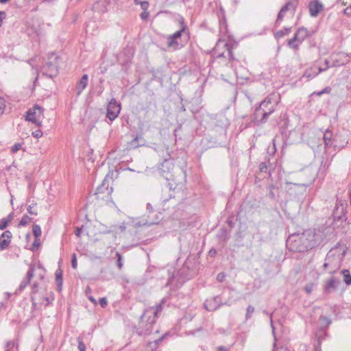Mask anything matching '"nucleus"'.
Returning <instances> with one entry per match:
<instances>
[{"label": "nucleus", "mask_w": 351, "mask_h": 351, "mask_svg": "<svg viewBox=\"0 0 351 351\" xmlns=\"http://www.w3.org/2000/svg\"><path fill=\"white\" fill-rule=\"evenodd\" d=\"M280 101L278 94L273 93L268 95L258 107L255 109L252 121L254 124L259 125L267 121L268 117L272 114Z\"/></svg>", "instance_id": "1"}, {"label": "nucleus", "mask_w": 351, "mask_h": 351, "mask_svg": "<svg viewBox=\"0 0 351 351\" xmlns=\"http://www.w3.org/2000/svg\"><path fill=\"white\" fill-rule=\"evenodd\" d=\"M173 169V160L171 158H165L160 165V173L166 179L169 190L176 189L179 182L172 173Z\"/></svg>", "instance_id": "2"}, {"label": "nucleus", "mask_w": 351, "mask_h": 351, "mask_svg": "<svg viewBox=\"0 0 351 351\" xmlns=\"http://www.w3.org/2000/svg\"><path fill=\"white\" fill-rule=\"evenodd\" d=\"M302 235L306 251L319 246L324 240V233L319 230H307Z\"/></svg>", "instance_id": "3"}, {"label": "nucleus", "mask_w": 351, "mask_h": 351, "mask_svg": "<svg viewBox=\"0 0 351 351\" xmlns=\"http://www.w3.org/2000/svg\"><path fill=\"white\" fill-rule=\"evenodd\" d=\"M49 61L47 62L43 66V74L49 78L56 77L58 73V60L59 57L54 53L49 55Z\"/></svg>", "instance_id": "4"}, {"label": "nucleus", "mask_w": 351, "mask_h": 351, "mask_svg": "<svg viewBox=\"0 0 351 351\" xmlns=\"http://www.w3.org/2000/svg\"><path fill=\"white\" fill-rule=\"evenodd\" d=\"M287 247L292 252H306L304 241L302 234H295L289 237L286 241Z\"/></svg>", "instance_id": "5"}, {"label": "nucleus", "mask_w": 351, "mask_h": 351, "mask_svg": "<svg viewBox=\"0 0 351 351\" xmlns=\"http://www.w3.org/2000/svg\"><path fill=\"white\" fill-rule=\"evenodd\" d=\"M43 111V108L35 105L27 112L26 120L35 123L38 126H41L42 120L44 117Z\"/></svg>", "instance_id": "6"}, {"label": "nucleus", "mask_w": 351, "mask_h": 351, "mask_svg": "<svg viewBox=\"0 0 351 351\" xmlns=\"http://www.w3.org/2000/svg\"><path fill=\"white\" fill-rule=\"evenodd\" d=\"M156 319L154 317L150 318H144L143 314L141 317L139 327L137 333L140 336H147L151 334L153 325L155 324Z\"/></svg>", "instance_id": "7"}, {"label": "nucleus", "mask_w": 351, "mask_h": 351, "mask_svg": "<svg viewBox=\"0 0 351 351\" xmlns=\"http://www.w3.org/2000/svg\"><path fill=\"white\" fill-rule=\"evenodd\" d=\"M147 211L149 213V215L147 218H143L138 222H135L134 226L135 228L141 227V226H149L154 224H158L160 221L159 216H158V213H155V218H153L150 216L151 214L154 213L155 212L153 210V207L150 203H147L146 206Z\"/></svg>", "instance_id": "8"}, {"label": "nucleus", "mask_w": 351, "mask_h": 351, "mask_svg": "<svg viewBox=\"0 0 351 351\" xmlns=\"http://www.w3.org/2000/svg\"><path fill=\"white\" fill-rule=\"evenodd\" d=\"M226 51H227L230 60L232 61L234 60V58L233 57L232 50L228 43H227L225 40H219L214 48V57L217 58L224 57V53Z\"/></svg>", "instance_id": "9"}, {"label": "nucleus", "mask_w": 351, "mask_h": 351, "mask_svg": "<svg viewBox=\"0 0 351 351\" xmlns=\"http://www.w3.org/2000/svg\"><path fill=\"white\" fill-rule=\"evenodd\" d=\"M121 104L112 98L108 104L106 117L110 121H114L119 114Z\"/></svg>", "instance_id": "10"}, {"label": "nucleus", "mask_w": 351, "mask_h": 351, "mask_svg": "<svg viewBox=\"0 0 351 351\" xmlns=\"http://www.w3.org/2000/svg\"><path fill=\"white\" fill-rule=\"evenodd\" d=\"M186 30V25L184 23H182V28L173 34L170 35L168 37V47H171L174 49H177L182 46L181 43L178 42V39L180 38L182 33H184Z\"/></svg>", "instance_id": "11"}, {"label": "nucleus", "mask_w": 351, "mask_h": 351, "mask_svg": "<svg viewBox=\"0 0 351 351\" xmlns=\"http://www.w3.org/2000/svg\"><path fill=\"white\" fill-rule=\"evenodd\" d=\"M223 305H228L227 302H222L221 298L219 295H217L208 299H206L204 303V308L208 311H216L218 308Z\"/></svg>", "instance_id": "12"}, {"label": "nucleus", "mask_w": 351, "mask_h": 351, "mask_svg": "<svg viewBox=\"0 0 351 351\" xmlns=\"http://www.w3.org/2000/svg\"><path fill=\"white\" fill-rule=\"evenodd\" d=\"M349 55L343 52L334 53L330 56L332 62V66H339L349 62Z\"/></svg>", "instance_id": "13"}, {"label": "nucleus", "mask_w": 351, "mask_h": 351, "mask_svg": "<svg viewBox=\"0 0 351 351\" xmlns=\"http://www.w3.org/2000/svg\"><path fill=\"white\" fill-rule=\"evenodd\" d=\"M165 302V299H162L161 302L156 306H152L145 310L143 313L144 318H150L151 317L157 319L158 314L162 310V304Z\"/></svg>", "instance_id": "14"}, {"label": "nucleus", "mask_w": 351, "mask_h": 351, "mask_svg": "<svg viewBox=\"0 0 351 351\" xmlns=\"http://www.w3.org/2000/svg\"><path fill=\"white\" fill-rule=\"evenodd\" d=\"M338 263V258L334 257L332 251L330 250L326 255L325 263L324 264V267L326 269L329 267H331L333 270L330 271V272L332 273L339 268V266Z\"/></svg>", "instance_id": "15"}, {"label": "nucleus", "mask_w": 351, "mask_h": 351, "mask_svg": "<svg viewBox=\"0 0 351 351\" xmlns=\"http://www.w3.org/2000/svg\"><path fill=\"white\" fill-rule=\"evenodd\" d=\"M134 50L132 47H126L119 55L118 60L121 64L128 63L134 56Z\"/></svg>", "instance_id": "16"}, {"label": "nucleus", "mask_w": 351, "mask_h": 351, "mask_svg": "<svg viewBox=\"0 0 351 351\" xmlns=\"http://www.w3.org/2000/svg\"><path fill=\"white\" fill-rule=\"evenodd\" d=\"M298 5L297 0H292L287 2L280 10L279 12V18L281 17L282 13H289L291 16H293L295 14L296 8Z\"/></svg>", "instance_id": "17"}, {"label": "nucleus", "mask_w": 351, "mask_h": 351, "mask_svg": "<svg viewBox=\"0 0 351 351\" xmlns=\"http://www.w3.org/2000/svg\"><path fill=\"white\" fill-rule=\"evenodd\" d=\"M309 13L311 16L316 17L318 14L323 10V5L317 0L312 1L309 3Z\"/></svg>", "instance_id": "18"}, {"label": "nucleus", "mask_w": 351, "mask_h": 351, "mask_svg": "<svg viewBox=\"0 0 351 351\" xmlns=\"http://www.w3.org/2000/svg\"><path fill=\"white\" fill-rule=\"evenodd\" d=\"M339 284V281L335 279V278H330L325 283L324 292L330 293L335 291L337 289Z\"/></svg>", "instance_id": "19"}, {"label": "nucleus", "mask_w": 351, "mask_h": 351, "mask_svg": "<svg viewBox=\"0 0 351 351\" xmlns=\"http://www.w3.org/2000/svg\"><path fill=\"white\" fill-rule=\"evenodd\" d=\"M323 71H325V69L314 66L306 69L303 77L307 78V80H311Z\"/></svg>", "instance_id": "20"}, {"label": "nucleus", "mask_w": 351, "mask_h": 351, "mask_svg": "<svg viewBox=\"0 0 351 351\" xmlns=\"http://www.w3.org/2000/svg\"><path fill=\"white\" fill-rule=\"evenodd\" d=\"M347 204L344 200H337L334 209V215L336 217L341 218V215L344 213Z\"/></svg>", "instance_id": "21"}, {"label": "nucleus", "mask_w": 351, "mask_h": 351, "mask_svg": "<svg viewBox=\"0 0 351 351\" xmlns=\"http://www.w3.org/2000/svg\"><path fill=\"white\" fill-rule=\"evenodd\" d=\"M34 268L33 266H31L27 272L26 278L21 281V282L18 288L19 291H23L27 287V285L29 283L32 278L34 276Z\"/></svg>", "instance_id": "22"}, {"label": "nucleus", "mask_w": 351, "mask_h": 351, "mask_svg": "<svg viewBox=\"0 0 351 351\" xmlns=\"http://www.w3.org/2000/svg\"><path fill=\"white\" fill-rule=\"evenodd\" d=\"M308 36V31L306 28L300 27L294 34V40H298V43H302Z\"/></svg>", "instance_id": "23"}, {"label": "nucleus", "mask_w": 351, "mask_h": 351, "mask_svg": "<svg viewBox=\"0 0 351 351\" xmlns=\"http://www.w3.org/2000/svg\"><path fill=\"white\" fill-rule=\"evenodd\" d=\"M88 76L87 74L82 75L80 81L76 84L77 94L79 95L86 88L88 85Z\"/></svg>", "instance_id": "24"}, {"label": "nucleus", "mask_w": 351, "mask_h": 351, "mask_svg": "<svg viewBox=\"0 0 351 351\" xmlns=\"http://www.w3.org/2000/svg\"><path fill=\"white\" fill-rule=\"evenodd\" d=\"M108 182V179L106 178L102 184L97 187V190H96V193L95 194L96 195H99V194H101V193H106L108 195H109L111 191H112V188H110V189H108V185L107 186H106V182Z\"/></svg>", "instance_id": "25"}, {"label": "nucleus", "mask_w": 351, "mask_h": 351, "mask_svg": "<svg viewBox=\"0 0 351 351\" xmlns=\"http://www.w3.org/2000/svg\"><path fill=\"white\" fill-rule=\"evenodd\" d=\"M270 324H271V328H272V333H273V336H274V343H273V350H272V351H289L287 348H285V347H283V346H281L280 348L277 347V346H276L277 339H276V335H275L274 326L273 325V321H272L271 319H270Z\"/></svg>", "instance_id": "26"}, {"label": "nucleus", "mask_w": 351, "mask_h": 351, "mask_svg": "<svg viewBox=\"0 0 351 351\" xmlns=\"http://www.w3.org/2000/svg\"><path fill=\"white\" fill-rule=\"evenodd\" d=\"M339 3L343 6H346L343 12L346 15L351 16V0H339Z\"/></svg>", "instance_id": "27"}, {"label": "nucleus", "mask_w": 351, "mask_h": 351, "mask_svg": "<svg viewBox=\"0 0 351 351\" xmlns=\"http://www.w3.org/2000/svg\"><path fill=\"white\" fill-rule=\"evenodd\" d=\"M291 27H285L283 29H280L277 31L274 34V37L276 39L278 40L282 37H284L286 35H288L291 32Z\"/></svg>", "instance_id": "28"}, {"label": "nucleus", "mask_w": 351, "mask_h": 351, "mask_svg": "<svg viewBox=\"0 0 351 351\" xmlns=\"http://www.w3.org/2000/svg\"><path fill=\"white\" fill-rule=\"evenodd\" d=\"M30 204L27 207V211L30 215H37V204L34 201H31L29 199L27 200Z\"/></svg>", "instance_id": "29"}, {"label": "nucleus", "mask_w": 351, "mask_h": 351, "mask_svg": "<svg viewBox=\"0 0 351 351\" xmlns=\"http://www.w3.org/2000/svg\"><path fill=\"white\" fill-rule=\"evenodd\" d=\"M271 169H274L271 164L267 165L266 162H263L259 165L260 171L266 173L268 171V174L269 176L271 175Z\"/></svg>", "instance_id": "30"}, {"label": "nucleus", "mask_w": 351, "mask_h": 351, "mask_svg": "<svg viewBox=\"0 0 351 351\" xmlns=\"http://www.w3.org/2000/svg\"><path fill=\"white\" fill-rule=\"evenodd\" d=\"M56 280L57 282V286L59 290H60L62 285V273L61 269H57L56 271Z\"/></svg>", "instance_id": "31"}, {"label": "nucleus", "mask_w": 351, "mask_h": 351, "mask_svg": "<svg viewBox=\"0 0 351 351\" xmlns=\"http://www.w3.org/2000/svg\"><path fill=\"white\" fill-rule=\"evenodd\" d=\"M332 134L331 131L327 130L324 134V141L326 146H328L332 141Z\"/></svg>", "instance_id": "32"}, {"label": "nucleus", "mask_w": 351, "mask_h": 351, "mask_svg": "<svg viewBox=\"0 0 351 351\" xmlns=\"http://www.w3.org/2000/svg\"><path fill=\"white\" fill-rule=\"evenodd\" d=\"M341 274L343 276V280L346 285H351V275L348 269H343Z\"/></svg>", "instance_id": "33"}, {"label": "nucleus", "mask_w": 351, "mask_h": 351, "mask_svg": "<svg viewBox=\"0 0 351 351\" xmlns=\"http://www.w3.org/2000/svg\"><path fill=\"white\" fill-rule=\"evenodd\" d=\"M32 221V218L29 217L27 215H25L21 218V221H19V223L18 224V227L21 226H25L28 223H29Z\"/></svg>", "instance_id": "34"}, {"label": "nucleus", "mask_w": 351, "mask_h": 351, "mask_svg": "<svg viewBox=\"0 0 351 351\" xmlns=\"http://www.w3.org/2000/svg\"><path fill=\"white\" fill-rule=\"evenodd\" d=\"M300 44V43L298 42V40H294V36L287 42L288 47L295 50H298Z\"/></svg>", "instance_id": "35"}, {"label": "nucleus", "mask_w": 351, "mask_h": 351, "mask_svg": "<svg viewBox=\"0 0 351 351\" xmlns=\"http://www.w3.org/2000/svg\"><path fill=\"white\" fill-rule=\"evenodd\" d=\"M11 240L5 239L0 237V251H3L10 245Z\"/></svg>", "instance_id": "36"}, {"label": "nucleus", "mask_w": 351, "mask_h": 351, "mask_svg": "<svg viewBox=\"0 0 351 351\" xmlns=\"http://www.w3.org/2000/svg\"><path fill=\"white\" fill-rule=\"evenodd\" d=\"M32 232L34 237L38 239L41 235V228L40 226L34 224L32 228Z\"/></svg>", "instance_id": "37"}, {"label": "nucleus", "mask_w": 351, "mask_h": 351, "mask_svg": "<svg viewBox=\"0 0 351 351\" xmlns=\"http://www.w3.org/2000/svg\"><path fill=\"white\" fill-rule=\"evenodd\" d=\"M116 256L117 258V267L119 269H121L123 266L122 256L121 255V254L119 252H117Z\"/></svg>", "instance_id": "38"}, {"label": "nucleus", "mask_w": 351, "mask_h": 351, "mask_svg": "<svg viewBox=\"0 0 351 351\" xmlns=\"http://www.w3.org/2000/svg\"><path fill=\"white\" fill-rule=\"evenodd\" d=\"M319 319L322 321V324L324 325L325 327H328L331 324V319L326 316H320Z\"/></svg>", "instance_id": "39"}, {"label": "nucleus", "mask_w": 351, "mask_h": 351, "mask_svg": "<svg viewBox=\"0 0 351 351\" xmlns=\"http://www.w3.org/2000/svg\"><path fill=\"white\" fill-rule=\"evenodd\" d=\"M330 91H331V88L329 87V86H326L323 90H322L321 91L314 92V93H312V95H316L317 96H321L323 94L330 93Z\"/></svg>", "instance_id": "40"}, {"label": "nucleus", "mask_w": 351, "mask_h": 351, "mask_svg": "<svg viewBox=\"0 0 351 351\" xmlns=\"http://www.w3.org/2000/svg\"><path fill=\"white\" fill-rule=\"evenodd\" d=\"M315 286V283L311 282V283L306 285L304 289L306 293L310 294L312 293Z\"/></svg>", "instance_id": "41"}, {"label": "nucleus", "mask_w": 351, "mask_h": 351, "mask_svg": "<svg viewBox=\"0 0 351 351\" xmlns=\"http://www.w3.org/2000/svg\"><path fill=\"white\" fill-rule=\"evenodd\" d=\"M254 312V306H252L251 305L248 306L246 309V315H245L246 319H250Z\"/></svg>", "instance_id": "42"}, {"label": "nucleus", "mask_w": 351, "mask_h": 351, "mask_svg": "<svg viewBox=\"0 0 351 351\" xmlns=\"http://www.w3.org/2000/svg\"><path fill=\"white\" fill-rule=\"evenodd\" d=\"M22 147V145L19 143H15L11 147V152L12 154L16 153L19 150H20Z\"/></svg>", "instance_id": "43"}, {"label": "nucleus", "mask_w": 351, "mask_h": 351, "mask_svg": "<svg viewBox=\"0 0 351 351\" xmlns=\"http://www.w3.org/2000/svg\"><path fill=\"white\" fill-rule=\"evenodd\" d=\"M275 188H276V186L274 184H271V185L268 186V187H267V189L269 190V197L271 199H275V194L273 191Z\"/></svg>", "instance_id": "44"}, {"label": "nucleus", "mask_w": 351, "mask_h": 351, "mask_svg": "<svg viewBox=\"0 0 351 351\" xmlns=\"http://www.w3.org/2000/svg\"><path fill=\"white\" fill-rule=\"evenodd\" d=\"M77 342L79 351H86V346L80 338H77Z\"/></svg>", "instance_id": "45"}, {"label": "nucleus", "mask_w": 351, "mask_h": 351, "mask_svg": "<svg viewBox=\"0 0 351 351\" xmlns=\"http://www.w3.org/2000/svg\"><path fill=\"white\" fill-rule=\"evenodd\" d=\"M1 237L3 239L11 240L12 233L9 230H5L2 233Z\"/></svg>", "instance_id": "46"}, {"label": "nucleus", "mask_w": 351, "mask_h": 351, "mask_svg": "<svg viewBox=\"0 0 351 351\" xmlns=\"http://www.w3.org/2000/svg\"><path fill=\"white\" fill-rule=\"evenodd\" d=\"M140 5L143 11H146L148 10L149 7V3L147 1H143L142 3H141Z\"/></svg>", "instance_id": "47"}, {"label": "nucleus", "mask_w": 351, "mask_h": 351, "mask_svg": "<svg viewBox=\"0 0 351 351\" xmlns=\"http://www.w3.org/2000/svg\"><path fill=\"white\" fill-rule=\"evenodd\" d=\"M285 14H286V13H282L280 18H279V14H278L276 21L275 22V26L276 27H278L280 25V23L282 21L283 18L285 17Z\"/></svg>", "instance_id": "48"}, {"label": "nucleus", "mask_w": 351, "mask_h": 351, "mask_svg": "<svg viewBox=\"0 0 351 351\" xmlns=\"http://www.w3.org/2000/svg\"><path fill=\"white\" fill-rule=\"evenodd\" d=\"M8 223L6 221L5 219H0V230H4L8 226Z\"/></svg>", "instance_id": "49"}, {"label": "nucleus", "mask_w": 351, "mask_h": 351, "mask_svg": "<svg viewBox=\"0 0 351 351\" xmlns=\"http://www.w3.org/2000/svg\"><path fill=\"white\" fill-rule=\"evenodd\" d=\"M71 266H72V267L73 269H76L77 268V257H76V254H73L72 255Z\"/></svg>", "instance_id": "50"}, {"label": "nucleus", "mask_w": 351, "mask_h": 351, "mask_svg": "<svg viewBox=\"0 0 351 351\" xmlns=\"http://www.w3.org/2000/svg\"><path fill=\"white\" fill-rule=\"evenodd\" d=\"M5 106V99L3 98L0 97V115L3 113Z\"/></svg>", "instance_id": "51"}, {"label": "nucleus", "mask_w": 351, "mask_h": 351, "mask_svg": "<svg viewBox=\"0 0 351 351\" xmlns=\"http://www.w3.org/2000/svg\"><path fill=\"white\" fill-rule=\"evenodd\" d=\"M43 132L40 130H37L32 132V135L34 137L38 138L43 136Z\"/></svg>", "instance_id": "52"}, {"label": "nucleus", "mask_w": 351, "mask_h": 351, "mask_svg": "<svg viewBox=\"0 0 351 351\" xmlns=\"http://www.w3.org/2000/svg\"><path fill=\"white\" fill-rule=\"evenodd\" d=\"M226 276L225 273H223V272H221V273H219V274L217 276V280L218 282H223V281L224 280V279H225Z\"/></svg>", "instance_id": "53"}, {"label": "nucleus", "mask_w": 351, "mask_h": 351, "mask_svg": "<svg viewBox=\"0 0 351 351\" xmlns=\"http://www.w3.org/2000/svg\"><path fill=\"white\" fill-rule=\"evenodd\" d=\"M99 302L100 306H101L102 308L106 307V306H107V304H108V302H107V300H106V298H101L99 299Z\"/></svg>", "instance_id": "54"}, {"label": "nucleus", "mask_w": 351, "mask_h": 351, "mask_svg": "<svg viewBox=\"0 0 351 351\" xmlns=\"http://www.w3.org/2000/svg\"><path fill=\"white\" fill-rule=\"evenodd\" d=\"M149 13L147 10L146 11H143L141 14H140V16H141V19L143 21H145L147 19V18L149 17Z\"/></svg>", "instance_id": "55"}, {"label": "nucleus", "mask_w": 351, "mask_h": 351, "mask_svg": "<svg viewBox=\"0 0 351 351\" xmlns=\"http://www.w3.org/2000/svg\"><path fill=\"white\" fill-rule=\"evenodd\" d=\"M6 14L3 11H0V27L2 25L3 20L5 18Z\"/></svg>", "instance_id": "56"}, {"label": "nucleus", "mask_w": 351, "mask_h": 351, "mask_svg": "<svg viewBox=\"0 0 351 351\" xmlns=\"http://www.w3.org/2000/svg\"><path fill=\"white\" fill-rule=\"evenodd\" d=\"M202 330V327H199L197 330H189V331H187L186 333L187 335H194L197 332H199Z\"/></svg>", "instance_id": "57"}, {"label": "nucleus", "mask_w": 351, "mask_h": 351, "mask_svg": "<svg viewBox=\"0 0 351 351\" xmlns=\"http://www.w3.org/2000/svg\"><path fill=\"white\" fill-rule=\"evenodd\" d=\"M82 228H83V226L80 228H78V227L76 228V229L75 230V234L77 237H80Z\"/></svg>", "instance_id": "58"}, {"label": "nucleus", "mask_w": 351, "mask_h": 351, "mask_svg": "<svg viewBox=\"0 0 351 351\" xmlns=\"http://www.w3.org/2000/svg\"><path fill=\"white\" fill-rule=\"evenodd\" d=\"M14 218V213H10L8 216L7 217L4 218L6 221L9 223Z\"/></svg>", "instance_id": "59"}, {"label": "nucleus", "mask_w": 351, "mask_h": 351, "mask_svg": "<svg viewBox=\"0 0 351 351\" xmlns=\"http://www.w3.org/2000/svg\"><path fill=\"white\" fill-rule=\"evenodd\" d=\"M14 342L13 341H9L6 343V347L8 348H12L14 346Z\"/></svg>", "instance_id": "60"}, {"label": "nucleus", "mask_w": 351, "mask_h": 351, "mask_svg": "<svg viewBox=\"0 0 351 351\" xmlns=\"http://www.w3.org/2000/svg\"><path fill=\"white\" fill-rule=\"evenodd\" d=\"M178 171H180V173H182V178L185 179L186 176V171H184L183 169H180V168L178 169Z\"/></svg>", "instance_id": "61"}, {"label": "nucleus", "mask_w": 351, "mask_h": 351, "mask_svg": "<svg viewBox=\"0 0 351 351\" xmlns=\"http://www.w3.org/2000/svg\"><path fill=\"white\" fill-rule=\"evenodd\" d=\"M38 291V285L36 283H34L33 285H32V293H35Z\"/></svg>", "instance_id": "62"}, {"label": "nucleus", "mask_w": 351, "mask_h": 351, "mask_svg": "<svg viewBox=\"0 0 351 351\" xmlns=\"http://www.w3.org/2000/svg\"><path fill=\"white\" fill-rule=\"evenodd\" d=\"M39 245H40L39 241L38 239L36 238V240L34 241V243L32 244V247H38Z\"/></svg>", "instance_id": "63"}, {"label": "nucleus", "mask_w": 351, "mask_h": 351, "mask_svg": "<svg viewBox=\"0 0 351 351\" xmlns=\"http://www.w3.org/2000/svg\"><path fill=\"white\" fill-rule=\"evenodd\" d=\"M218 351H227V349L224 346H219L217 348Z\"/></svg>", "instance_id": "64"}]
</instances>
